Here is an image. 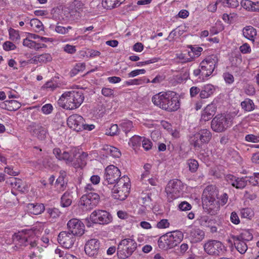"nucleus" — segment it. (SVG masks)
Returning <instances> with one entry per match:
<instances>
[{
	"instance_id": "nucleus-22",
	"label": "nucleus",
	"mask_w": 259,
	"mask_h": 259,
	"mask_svg": "<svg viewBox=\"0 0 259 259\" xmlns=\"http://www.w3.org/2000/svg\"><path fill=\"white\" fill-rule=\"evenodd\" d=\"M215 91L214 85L211 84H206L201 89L199 97L201 99H207L213 95Z\"/></svg>"
},
{
	"instance_id": "nucleus-52",
	"label": "nucleus",
	"mask_w": 259,
	"mask_h": 259,
	"mask_svg": "<svg viewBox=\"0 0 259 259\" xmlns=\"http://www.w3.org/2000/svg\"><path fill=\"white\" fill-rule=\"evenodd\" d=\"M142 143V147L145 150L148 151L151 149L152 143L149 139L143 137Z\"/></svg>"
},
{
	"instance_id": "nucleus-48",
	"label": "nucleus",
	"mask_w": 259,
	"mask_h": 259,
	"mask_svg": "<svg viewBox=\"0 0 259 259\" xmlns=\"http://www.w3.org/2000/svg\"><path fill=\"white\" fill-rule=\"evenodd\" d=\"M72 201L68 195L64 194L61 197V205L63 207L69 206L71 204Z\"/></svg>"
},
{
	"instance_id": "nucleus-55",
	"label": "nucleus",
	"mask_w": 259,
	"mask_h": 259,
	"mask_svg": "<svg viewBox=\"0 0 259 259\" xmlns=\"http://www.w3.org/2000/svg\"><path fill=\"white\" fill-rule=\"evenodd\" d=\"M191 52H189L188 53H191V56H194V58L195 57H199L201 52L203 51V49L201 47H191Z\"/></svg>"
},
{
	"instance_id": "nucleus-41",
	"label": "nucleus",
	"mask_w": 259,
	"mask_h": 259,
	"mask_svg": "<svg viewBox=\"0 0 259 259\" xmlns=\"http://www.w3.org/2000/svg\"><path fill=\"white\" fill-rule=\"evenodd\" d=\"M187 164L189 166V170L191 172H196L199 166L198 161L195 159L188 160L187 161Z\"/></svg>"
},
{
	"instance_id": "nucleus-5",
	"label": "nucleus",
	"mask_w": 259,
	"mask_h": 259,
	"mask_svg": "<svg viewBox=\"0 0 259 259\" xmlns=\"http://www.w3.org/2000/svg\"><path fill=\"white\" fill-rule=\"evenodd\" d=\"M184 238L183 233L180 231H175L165 234L159 237L158 245L163 250L171 249L177 246Z\"/></svg>"
},
{
	"instance_id": "nucleus-3",
	"label": "nucleus",
	"mask_w": 259,
	"mask_h": 259,
	"mask_svg": "<svg viewBox=\"0 0 259 259\" xmlns=\"http://www.w3.org/2000/svg\"><path fill=\"white\" fill-rule=\"evenodd\" d=\"M53 153L59 160H64L66 164H71L75 168H80L81 153L79 148H73L70 153L66 151L62 152L59 148H55L53 150Z\"/></svg>"
},
{
	"instance_id": "nucleus-17",
	"label": "nucleus",
	"mask_w": 259,
	"mask_h": 259,
	"mask_svg": "<svg viewBox=\"0 0 259 259\" xmlns=\"http://www.w3.org/2000/svg\"><path fill=\"white\" fill-rule=\"evenodd\" d=\"M75 236L69 232L62 231L58 235V241L65 248H70L74 243Z\"/></svg>"
},
{
	"instance_id": "nucleus-49",
	"label": "nucleus",
	"mask_w": 259,
	"mask_h": 259,
	"mask_svg": "<svg viewBox=\"0 0 259 259\" xmlns=\"http://www.w3.org/2000/svg\"><path fill=\"white\" fill-rule=\"evenodd\" d=\"M101 94L106 97H113L114 90L111 88L104 87L101 90Z\"/></svg>"
},
{
	"instance_id": "nucleus-54",
	"label": "nucleus",
	"mask_w": 259,
	"mask_h": 259,
	"mask_svg": "<svg viewBox=\"0 0 259 259\" xmlns=\"http://www.w3.org/2000/svg\"><path fill=\"white\" fill-rule=\"evenodd\" d=\"M66 183L64 180V178L62 177H59L56 181V185L58 188L60 189V190H63L65 186Z\"/></svg>"
},
{
	"instance_id": "nucleus-27",
	"label": "nucleus",
	"mask_w": 259,
	"mask_h": 259,
	"mask_svg": "<svg viewBox=\"0 0 259 259\" xmlns=\"http://www.w3.org/2000/svg\"><path fill=\"white\" fill-rule=\"evenodd\" d=\"M199 67L201 68V71H202V80L206 79V78L209 76L214 71L211 67L203 61L200 63Z\"/></svg>"
},
{
	"instance_id": "nucleus-57",
	"label": "nucleus",
	"mask_w": 259,
	"mask_h": 259,
	"mask_svg": "<svg viewBox=\"0 0 259 259\" xmlns=\"http://www.w3.org/2000/svg\"><path fill=\"white\" fill-rule=\"evenodd\" d=\"M223 76L226 83L228 84H232L234 81L233 75L229 72L224 73Z\"/></svg>"
},
{
	"instance_id": "nucleus-29",
	"label": "nucleus",
	"mask_w": 259,
	"mask_h": 259,
	"mask_svg": "<svg viewBox=\"0 0 259 259\" xmlns=\"http://www.w3.org/2000/svg\"><path fill=\"white\" fill-rule=\"evenodd\" d=\"M219 60V58L218 55L217 54H213L206 57L203 61L206 63L208 65L214 70L215 68L218 65Z\"/></svg>"
},
{
	"instance_id": "nucleus-56",
	"label": "nucleus",
	"mask_w": 259,
	"mask_h": 259,
	"mask_svg": "<svg viewBox=\"0 0 259 259\" xmlns=\"http://www.w3.org/2000/svg\"><path fill=\"white\" fill-rule=\"evenodd\" d=\"M3 49L7 51L14 50L16 49V46L12 42L10 41H5L3 45Z\"/></svg>"
},
{
	"instance_id": "nucleus-42",
	"label": "nucleus",
	"mask_w": 259,
	"mask_h": 259,
	"mask_svg": "<svg viewBox=\"0 0 259 259\" xmlns=\"http://www.w3.org/2000/svg\"><path fill=\"white\" fill-rule=\"evenodd\" d=\"M254 215V212L250 208H244L241 210V216L244 218L250 219Z\"/></svg>"
},
{
	"instance_id": "nucleus-14",
	"label": "nucleus",
	"mask_w": 259,
	"mask_h": 259,
	"mask_svg": "<svg viewBox=\"0 0 259 259\" xmlns=\"http://www.w3.org/2000/svg\"><path fill=\"white\" fill-rule=\"evenodd\" d=\"M99 195L96 193L89 192L82 196V210L88 211L92 209L98 204Z\"/></svg>"
},
{
	"instance_id": "nucleus-23",
	"label": "nucleus",
	"mask_w": 259,
	"mask_h": 259,
	"mask_svg": "<svg viewBox=\"0 0 259 259\" xmlns=\"http://www.w3.org/2000/svg\"><path fill=\"white\" fill-rule=\"evenodd\" d=\"M27 208L31 214L35 215L41 214L45 209L44 204L38 203H28Z\"/></svg>"
},
{
	"instance_id": "nucleus-47",
	"label": "nucleus",
	"mask_w": 259,
	"mask_h": 259,
	"mask_svg": "<svg viewBox=\"0 0 259 259\" xmlns=\"http://www.w3.org/2000/svg\"><path fill=\"white\" fill-rule=\"evenodd\" d=\"M118 132V127L117 124H112L109 129L106 130V135L113 136L117 135Z\"/></svg>"
},
{
	"instance_id": "nucleus-43",
	"label": "nucleus",
	"mask_w": 259,
	"mask_h": 259,
	"mask_svg": "<svg viewBox=\"0 0 259 259\" xmlns=\"http://www.w3.org/2000/svg\"><path fill=\"white\" fill-rule=\"evenodd\" d=\"M102 5L106 9H112L118 7L115 0H103Z\"/></svg>"
},
{
	"instance_id": "nucleus-59",
	"label": "nucleus",
	"mask_w": 259,
	"mask_h": 259,
	"mask_svg": "<svg viewBox=\"0 0 259 259\" xmlns=\"http://www.w3.org/2000/svg\"><path fill=\"white\" fill-rule=\"evenodd\" d=\"M146 72V70L144 69H136L134 70L129 73H128V76L129 77H134L139 74H143Z\"/></svg>"
},
{
	"instance_id": "nucleus-25",
	"label": "nucleus",
	"mask_w": 259,
	"mask_h": 259,
	"mask_svg": "<svg viewBox=\"0 0 259 259\" xmlns=\"http://www.w3.org/2000/svg\"><path fill=\"white\" fill-rule=\"evenodd\" d=\"M242 34L246 38L254 41V37L256 35V30L252 26H247L243 29Z\"/></svg>"
},
{
	"instance_id": "nucleus-28",
	"label": "nucleus",
	"mask_w": 259,
	"mask_h": 259,
	"mask_svg": "<svg viewBox=\"0 0 259 259\" xmlns=\"http://www.w3.org/2000/svg\"><path fill=\"white\" fill-rule=\"evenodd\" d=\"M52 57L51 55L49 53H45L35 56L34 58L32 59L31 63H37L38 62L46 63L47 62L51 61Z\"/></svg>"
},
{
	"instance_id": "nucleus-10",
	"label": "nucleus",
	"mask_w": 259,
	"mask_h": 259,
	"mask_svg": "<svg viewBox=\"0 0 259 259\" xmlns=\"http://www.w3.org/2000/svg\"><path fill=\"white\" fill-rule=\"evenodd\" d=\"M121 172L120 170L113 165L108 166L105 170L103 184L112 187L120 179Z\"/></svg>"
},
{
	"instance_id": "nucleus-19",
	"label": "nucleus",
	"mask_w": 259,
	"mask_h": 259,
	"mask_svg": "<svg viewBox=\"0 0 259 259\" xmlns=\"http://www.w3.org/2000/svg\"><path fill=\"white\" fill-rule=\"evenodd\" d=\"M69 231L76 236H81V221L76 219L69 220L67 223Z\"/></svg>"
},
{
	"instance_id": "nucleus-38",
	"label": "nucleus",
	"mask_w": 259,
	"mask_h": 259,
	"mask_svg": "<svg viewBox=\"0 0 259 259\" xmlns=\"http://www.w3.org/2000/svg\"><path fill=\"white\" fill-rule=\"evenodd\" d=\"M246 186V178H237L233 187L239 189H242Z\"/></svg>"
},
{
	"instance_id": "nucleus-24",
	"label": "nucleus",
	"mask_w": 259,
	"mask_h": 259,
	"mask_svg": "<svg viewBox=\"0 0 259 259\" xmlns=\"http://www.w3.org/2000/svg\"><path fill=\"white\" fill-rule=\"evenodd\" d=\"M190 235L194 242H198L204 238L205 233L200 229L195 228L190 231Z\"/></svg>"
},
{
	"instance_id": "nucleus-46",
	"label": "nucleus",
	"mask_w": 259,
	"mask_h": 259,
	"mask_svg": "<svg viewBox=\"0 0 259 259\" xmlns=\"http://www.w3.org/2000/svg\"><path fill=\"white\" fill-rule=\"evenodd\" d=\"M9 38L13 41H16L20 39V36L18 31L10 28L9 30Z\"/></svg>"
},
{
	"instance_id": "nucleus-53",
	"label": "nucleus",
	"mask_w": 259,
	"mask_h": 259,
	"mask_svg": "<svg viewBox=\"0 0 259 259\" xmlns=\"http://www.w3.org/2000/svg\"><path fill=\"white\" fill-rule=\"evenodd\" d=\"M170 224L167 219H162L156 224V227L158 229H165L169 227Z\"/></svg>"
},
{
	"instance_id": "nucleus-63",
	"label": "nucleus",
	"mask_w": 259,
	"mask_h": 259,
	"mask_svg": "<svg viewBox=\"0 0 259 259\" xmlns=\"http://www.w3.org/2000/svg\"><path fill=\"white\" fill-rule=\"evenodd\" d=\"M245 139L247 142L253 143H257L259 142V137L252 134L246 135Z\"/></svg>"
},
{
	"instance_id": "nucleus-26",
	"label": "nucleus",
	"mask_w": 259,
	"mask_h": 259,
	"mask_svg": "<svg viewBox=\"0 0 259 259\" xmlns=\"http://www.w3.org/2000/svg\"><path fill=\"white\" fill-rule=\"evenodd\" d=\"M234 241V244L236 249L241 253L244 254L247 250V245L246 243L242 240L238 239V238L232 237Z\"/></svg>"
},
{
	"instance_id": "nucleus-44",
	"label": "nucleus",
	"mask_w": 259,
	"mask_h": 259,
	"mask_svg": "<svg viewBox=\"0 0 259 259\" xmlns=\"http://www.w3.org/2000/svg\"><path fill=\"white\" fill-rule=\"evenodd\" d=\"M200 225L203 227H209L212 224V221L208 216H202L199 220Z\"/></svg>"
},
{
	"instance_id": "nucleus-12",
	"label": "nucleus",
	"mask_w": 259,
	"mask_h": 259,
	"mask_svg": "<svg viewBox=\"0 0 259 259\" xmlns=\"http://www.w3.org/2000/svg\"><path fill=\"white\" fill-rule=\"evenodd\" d=\"M211 138L210 132L206 128L201 129L191 137L190 143L195 148H200L204 144L207 143Z\"/></svg>"
},
{
	"instance_id": "nucleus-2",
	"label": "nucleus",
	"mask_w": 259,
	"mask_h": 259,
	"mask_svg": "<svg viewBox=\"0 0 259 259\" xmlns=\"http://www.w3.org/2000/svg\"><path fill=\"white\" fill-rule=\"evenodd\" d=\"M218 195L217 187L212 185L207 186L203 192L202 200L203 208L212 214L220 209L219 202L216 200Z\"/></svg>"
},
{
	"instance_id": "nucleus-18",
	"label": "nucleus",
	"mask_w": 259,
	"mask_h": 259,
	"mask_svg": "<svg viewBox=\"0 0 259 259\" xmlns=\"http://www.w3.org/2000/svg\"><path fill=\"white\" fill-rule=\"evenodd\" d=\"M100 244V242L97 239H92L89 240L84 245L85 253L91 257L97 256L99 253Z\"/></svg>"
},
{
	"instance_id": "nucleus-31",
	"label": "nucleus",
	"mask_w": 259,
	"mask_h": 259,
	"mask_svg": "<svg viewBox=\"0 0 259 259\" xmlns=\"http://www.w3.org/2000/svg\"><path fill=\"white\" fill-rule=\"evenodd\" d=\"M119 126L126 136L127 134L134 128L133 122L129 120H124L121 121L119 124Z\"/></svg>"
},
{
	"instance_id": "nucleus-20",
	"label": "nucleus",
	"mask_w": 259,
	"mask_h": 259,
	"mask_svg": "<svg viewBox=\"0 0 259 259\" xmlns=\"http://www.w3.org/2000/svg\"><path fill=\"white\" fill-rule=\"evenodd\" d=\"M81 116L78 114L70 116L67 120L68 125L73 130L79 132L81 131Z\"/></svg>"
},
{
	"instance_id": "nucleus-33",
	"label": "nucleus",
	"mask_w": 259,
	"mask_h": 259,
	"mask_svg": "<svg viewBox=\"0 0 259 259\" xmlns=\"http://www.w3.org/2000/svg\"><path fill=\"white\" fill-rule=\"evenodd\" d=\"M104 149L106 151L108 154L110 155L113 157L118 158L121 155L120 151L116 147L111 146H106Z\"/></svg>"
},
{
	"instance_id": "nucleus-35",
	"label": "nucleus",
	"mask_w": 259,
	"mask_h": 259,
	"mask_svg": "<svg viewBox=\"0 0 259 259\" xmlns=\"http://www.w3.org/2000/svg\"><path fill=\"white\" fill-rule=\"evenodd\" d=\"M233 236L235 238H238V239L242 240L244 241H250L253 238L252 233L248 230H243L239 235Z\"/></svg>"
},
{
	"instance_id": "nucleus-64",
	"label": "nucleus",
	"mask_w": 259,
	"mask_h": 259,
	"mask_svg": "<svg viewBox=\"0 0 259 259\" xmlns=\"http://www.w3.org/2000/svg\"><path fill=\"white\" fill-rule=\"evenodd\" d=\"M53 106L51 104H47L41 107L42 112L45 114H49L52 112Z\"/></svg>"
},
{
	"instance_id": "nucleus-34",
	"label": "nucleus",
	"mask_w": 259,
	"mask_h": 259,
	"mask_svg": "<svg viewBox=\"0 0 259 259\" xmlns=\"http://www.w3.org/2000/svg\"><path fill=\"white\" fill-rule=\"evenodd\" d=\"M142 139L143 137L135 135L130 139L128 144L134 149H136L140 146Z\"/></svg>"
},
{
	"instance_id": "nucleus-58",
	"label": "nucleus",
	"mask_w": 259,
	"mask_h": 259,
	"mask_svg": "<svg viewBox=\"0 0 259 259\" xmlns=\"http://www.w3.org/2000/svg\"><path fill=\"white\" fill-rule=\"evenodd\" d=\"M239 50L242 54H249L251 52V49L247 43H244L239 47Z\"/></svg>"
},
{
	"instance_id": "nucleus-8",
	"label": "nucleus",
	"mask_w": 259,
	"mask_h": 259,
	"mask_svg": "<svg viewBox=\"0 0 259 259\" xmlns=\"http://www.w3.org/2000/svg\"><path fill=\"white\" fill-rule=\"evenodd\" d=\"M137 247V243L131 238L122 240L117 247V254L118 258L125 259L130 256Z\"/></svg>"
},
{
	"instance_id": "nucleus-51",
	"label": "nucleus",
	"mask_w": 259,
	"mask_h": 259,
	"mask_svg": "<svg viewBox=\"0 0 259 259\" xmlns=\"http://www.w3.org/2000/svg\"><path fill=\"white\" fill-rule=\"evenodd\" d=\"M101 54L100 52L94 50H87L86 51L84 52V54H82V56L83 57H95L96 56H99Z\"/></svg>"
},
{
	"instance_id": "nucleus-40",
	"label": "nucleus",
	"mask_w": 259,
	"mask_h": 259,
	"mask_svg": "<svg viewBox=\"0 0 259 259\" xmlns=\"http://www.w3.org/2000/svg\"><path fill=\"white\" fill-rule=\"evenodd\" d=\"M253 5L254 2L250 0H242L241 2V6L245 10L251 12H254Z\"/></svg>"
},
{
	"instance_id": "nucleus-30",
	"label": "nucleus",
	"mask_w": 259,
	"mask_h": 259,
	"mask_svg": "<svg viewBox=\"0 0 259 259\" xmlns=\"http://www.w3.org/2000/svg\"><path fill=\"white\" fill-rule=\"evenodd\" d=\"M217 4L220 5L219 8L223 7L236 8L238 6L237 0H217Z\"/></svg>"
},
{
	"instance_id": "nucleus-4",
	"label": "nucleus",
	"mask_w": 259,
	"mask_h": 259,
	"mask_svg": "<svg viewBox=\"0 0 259 259\" xmlns=\"http://www.w3.org/2000/svg\"><path fill=\"white\" fill-rule=\"evenodd\" d=\"M60 107L67 110L76 109L81 105V93L79 91L66 92L58 101Z\"/></svg>"
},
{
	"instance_id": "nucleus-45",
	"label": "nucleus",
	"mask_w": 259,
	"mask_h": 259,
	"mask_svg": "<svg viewBox=\"0 0 259 259\" xmlns=\"http://www.w3.org/2000/svg\"><path fill=\"white\" fill-rule=\"evenodd\" d=\"M257 172H254L252 176L249 177H244L246 178V184L247 182H248L250 185L253 186H257L258 184V181H257Z\"/></svg>"
},
{
	"instance_id": "nucleus-62",
	"label": "nucleus",
	"mask_w": 259,
	"mask_h": 259,
	"mask_svg": "<svg viewBox=\"0 0 259 259\" xmlns=\"http://www.w3.org/2000/svg\"><path fill=\"white\" fill-rule=\"evenodd\" d=\"M218 198H219V200L218 201L219 202V206L220 205L223 206L227 203V202L228 201V196L227 193H224Z\"/></svg>"
},
{
	"instance_id": "nucleus-37",
	"label": "nucleus",
	"mask_w": 259,
	"mask_h": 259,
	"mask_svg": "<svg viewBox=\"0 0 259 259\" xmlns=\"http://www.w3.org/2000/svg\"><path fill=\"white\" fill-rule=\"evenodd\" d=\"M189 57H187L185 54L180 53L176 54L177 59L181 61L182 63H187L192 61L194 59V56H191V53H188Z\"/></svg>"
},
{
	"instance_id": "nucleus-1",
	"label": "nucleus",
	"mask_w": 259,
	"mask_h": 259,
	"mask_svg": "<svg viewBox=\"0 0 259 259\" xmlns=\"http://www.w3.org/2000/svg\"><path fill=\"white\" fill-rule=\"evenodd\" d=\"M153 103L157 107L168 112L177 110L180 108V102L174 92H160L153 96Z\"/></svg>"
},
{
	"instance_id": "nucleus-50",
	"label": "nucleus",
	"mask_w": 259,
	"mask_h": 259,
	"mask_svg": "<svg viewBox=\"0 0 259 259\" xmlns=\"http://www.w3.org/2000/svg\"><path fill=\"white\" fill-rule=\"evenodd\" d=\"M47 212L52 218L59 217L61 213L59 210L56 208H49L47 209Z\"/></svg>"
},
{
	"instance_id": "nucleus-13",
	"label": "nucleus",
	"mask_w": 259,
	"mask_h": 259,
	"mask_svg": "<svg viewBox=\"0 0 259 259\" xmlns=\"http://www.w3.org/2000/svg\"><path fill=\"white\" fill-rule=\"evenodd\" d=\"M181 182L177 179L170 181L165 188V192L169 201L179 197L182 191Z\"/></svg>"
},
{
	"instance_id": "nucleus-16",
	"label": "nucleus",
	"mask_w": 259,
	"mask_h": 259,
	"mask_svg": "<svg viewBox=\"0 0 259 259\" xmlns=\"http://www.w3.org/2000/svg\"><path fill=\"white\" fill-rule=\"evenodd\" d=\"M27 130L33 136L36 137L39 140H45L48 134V130L42 126L40 123L32 122L28 125Z\"/></svg>"
},
{
	"instance_id": "nucleus-11",
	"label": "nucleus",
	"mask_w": 259,
	"mask_h": 259,
	"mask_svg": "<svg viewBox=\"0 0 259 259\" xmlns=\"http://www.w3.org/2000/svg\"><path fill=\"white\" fill-rule=\"evenodd\" d=\"M232 124L230 116L218 115L211 121V127L216 132H222Z\"/></svg>"
},
{
	"instance_id": "nucleus-15",
	"label": "nucleus",
	"mask_w": 259,
	"mask_h": 259,
	"mask_svg": "<svg viewBox=\"0 0 259 259\" xmlns=\"http://www.w3.org/2000/svg\"><path fill=\"white\" fill-rule=\"evenodd\" d=\"M205 251L209 255H219L226 251L223 244L217 240H209L204 245Z\"/></svg>"
},
{
	"instance_id": "nucleus-61",
	"label": "nucleus",
	"mask_w": 259,
	"mask_h": 259,
	"mask_svg": "<svg viewBox=\"0 0 259 259\" xmlns=\"http://www.w3.org/2000/svg\"><path fill=\"white\" fill-rule=\"evenodd\" d=\"M179 208L182 211H186L191 209V205L187 202L183 201L179 205Z\"/></svg>"
},
{
	"instance_id": "nucleus-7",
	"label": "nucleus",
	"mask_w": 259,
	"mask_h": 259,
	"mask_svg": "<svg viewBox=\"0 0 259 259\" xmlns=\"http://www.w3.org/2000/svg\"><path fill=\"white\" fill-rule=\"evenodd\" d=\"M112 221V215L108 211L101 209L93 211L89 218L84 220V224L88 227H91L94 224L107 225Z\"/></svg>"
},
{
	"instance_id": "nucleus-60",
	"label": "nucleus",
	"mask_w": 259,
	"mask_h": 259,
	"mask_svg": "<svg viewBox=\"0 0 259 259\" xmlns=\"http://www.w3.org/2000/svg\"><path fill=\"white\" fill-rule=\"evenodd\" d=\"M244 90L245 93L249 96L253 95L255 92L254 87L251 84H247L245 86Z\"/></svg>"
},
{
	"instance_id": "nucleus-9",
	"label": "nucleus",
	"mask_w": 259,
	"mask_h": 259,
	"mask_svg": "<svg viewBox=\"0 0 259 259\" xmlns=\"http://www.w3.org/2000/svg\"><path fill=\"white\" fill-rule=\"evenodd\" d=\"M13 241L20 246H28L30 249L39 243V239L34 235L29 236L23 232L15 233L12 237Z\"/></svg>"
},
{
	"instance_id": "nucleus-32",
	"label": "nucleus",
	"mask_w": 259,
	"mask_h": 259,
	"mask_svg": "<svg viewBox=\"0 0 259 259\" xmlns=\"http://www.w3.org/2000/svg\"><path fill=\"white\" fill-rule=\"evenodd\" d=\"M242 108L246 112H249L254 109V104L253 101L249 99H246L241 103Z\"/></svg>"
},
{
	"instance_id": "nucleus-6",
	"label": "nucleus",
	"mask_w": 259,
	"mask_h": 259,
	"mask_svg": "<svg viewBox=\"0 0 259 259\" xmlns=\"http://www.w3.org/2000/svg\"><path fill=\"white\" fill-rule=\"evenodd\" d=\"M130 180L126 176L120 178L118 182L112 187V196L115 199L120 201L125 200L130 191Z\"/></svg>"
},
{
	"instance_id": "nucleus-36",
	"label": "nucleus",
	"mask_w": 259,
	"mask_h": 259,
	"mask_svg": "<svg viewBox=\"0 0 259 259\" xmlns=\"http://www.w3.org/2000/svg\"><path fill=\"white\" fill-rule=\"evenodd\" d=\"M30 24L35 32H39L44 29L42 22L38 19H32L30 20Z\"/></svg>"
},
{
	"instance_id": "nucleus-21",
	"label": "nucleus",
	"mask_w": 259,
	"mask_h": 259,
	"mask_svg": "<svg viewBox=\"0 0 259 259\" xmlns=\"http://www.w3.org/2000/svg\"><path fill=\"white\" fill-rule=\"evenodd\" d=\"M215 112L216 107L214 104L208 105L203 111L201 119L205 121L210 120L215 114Z\"/></svg>"
},
{
	"instance_id": "nucleus-39",
	"label": "nucleus",
	"mask_w": 259,
	"mask_h": 259,
	"mask_svg": "<svg viewBox=\"0 0 259 259\" xmlns=\"http://www.w3.org/2000/svg\"><path fill=\"white\" fill-rule=\"evenodd\" d=\"M8 111H16L21 107V104L16 100H8Z\"/></svg>"
}]
</instances>
